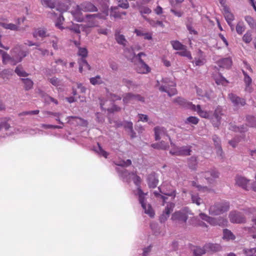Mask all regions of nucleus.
I'll list each match as a JSON object with an SVG mask.
<instances>
[{"label":"nucleus","mask_w":256,"mask_h":256,"mask_svg":"<svg viewBox=\"0 0 256 256\" xmlns=\"http://www.w3.org/2000/svg\"><path fill=\"white\" fill-rule=\"evenodd\" d=\"M114 164L116 165L121 167L116 168V171L119 173L120 176L124 178H132L134 184L138 186V188L135 191L134 194L136 196H138L139 202L143 210H144V212L148 214L150 217H154V212L153 209L150 204H146V196L147 195V193H144L139 186L141 182V179L140 177L134 172H128V171L124 168V167L128 166L132 164L131 160H121L114 162Z\"/></svg>","instance_id":"1"},{"label":"nucleus","mask_w":256,"mask_h":256,"mask_svg":"<svg viewBox=\"0 0 256 256\" xmlns=\"http://www.w3.org/2000/svg\"><path fill=\"white\" fill-rule=\"evenodd\" d=\"M188 104L190 105V108L196 112L200 117L205 118H210L212 125L214 127L218 128L220 126L221 122L222 116L224 115L222 109L220 106H218L216 108L214 115L210 118V112L202 110L200 104L196 106L192 103H188Z\"/></svg>","instance_id":"2"},{"label":"nucleus","mask_w":256,"mask_h":256,"mask_svg":"<svg viewBox=\"0 0 256 256\" xmlns=\"http://www.w3.org/2000/svg\"><path fill=\"white\" fill-rule=\"evenodd\" d=\"M10 54L12 56L6 52L4 53L2 61L4 64H10L13 66L16 65L20 62L28 54L27 52L22 50L21 46L18 45L16 46L11 50Z\"/></svg>","instance_id":"3"},{"label":"nucleus","mask_w":256,"mask_h":256,"mask_svg":"<svg viewBox=\"0 0 256 256\" xmlns=\"http://www.w3.org/2000/svg\"><path fill=\"white\" fill-rule=\"evenodd\" d=\"M229 208L230 204L227 202H216L210 206L209 214L214 216L220 215L227 212Z\"/></svg>","instance_id":"4"},{"label":"nucleus","mask_w":256,"mask_h":256,"mask_svg":"<svg viewBox=\"0 0 256 256\" xmlns=\"http://www.w3.org/2000/svg\"><path fill=\"white\" fill-rule=\"evenodd\" d=\"M108 14V10L104 12L103 14H87L86 17V22L87 24L85 26H86L88 28L98 26L99 24L96 20V18L98 19H105Z\"/></svg>","instance_id":"5"},{"label":"nucleus","mask_w":256,"mask_h":256,"mask_svg":"<svg viewBox=\"0 0 256 256\" xmlns=\"http://www.w3.org/2000/svg\"><path fill=\"white\" fill-rule=\"evenodd\" d=\"M162 82L164 84L162 85L159 88L160 91L166 92L170 96H174L176 94V90L175 88L176 83L170 80L168 78L162 79Z\"/></svg>","instance_id":"6"},{"label":"nucleus","mask_w":256,"mask_h":256,"mask_svg":"<svg viewBox=\"0 0 256 256\" xmlns=\"http://www.w3.org/2000/svg\"><path fill=\"white\" fill-rule=\"evenodd\" d=\"M142 56H146V54L144 52H140L138 55L135 56V54H133L132 57L136 56V58L138 60V62L136 64V72L140 74H146L150 71V68L142 59L141 57Z\"/></svg>","instance_id":"7"},{"label":"nucleus","mask_w":256,"mask_h":256,"mask_svg":"<svg viewBox=\"0 0 256 256\" xmlns=\"http://www.w3.org/2000/svg\"><path fill=\"white\" fill-rule=\"evenodd\" d=\"M190 214L189 209L188 208H184L172 214L171 220L173 221L185 223L188 220Z\"/></svg>","instance_id":"8"},{"label":"nucleus","mask_w":256,"mask_h":256,"mask_svg":"<svg viewBox=\"0 0 256 256\" xmlns=\"http://www.w3.org/2000/svg\"><path fill=\"white\" fill-rule=\"evenodd\" d=\"M172 148L170 152L172 155L175 156H189L190 154L192 152L191 146H186L182 147L176 146L174 144L172 146H171Z\"/></svg>","instance_id":"9"},{"label":"nucleus","mask_w":256,"mask_h":256,"mask_svg":"<svg viewBox=\"0 0 256 256\" xmlns=\"http://www.w3.org/2000/svg\"><path fill=\"white\" fill-rule=\"evenodd\" d=\"M154 132L156 140H159L160 139L166 140L168 138L170 142L171 146L174 145V143L172 142L171 138L168 134L167 130L164 128L157 126L154 128Z\"/></svg>","instance_id":"10"},{"label":"nucleus","mask_w":256,"mask_h":256,"mask_svg":"<svg viewBox=\"0 0 256 256\" xmlns=\"http://www.w3.org/2000/svg\"><path fill=\"white\" fill-rule=\"evenodd\" d=\"M199 216L202 220L207 222L210 224L212 226H224L227 222L226 220L224 218L218 219L216 218H211L202 212L200 214Z\"/></svg>","instance_id":"11"},{"label":"nucleus","mask_w":256,"mask_h":256,"mask_svg":"<svg viewBox=\"0 0 256 256\" xmlns=\"http://www.w3.org/2000/svg\"><path fill=\"white\" fill-rule=\"evenodd\" d=\"M158 189L160 192L162 194L172 196V198L176 196V190L172 186L167 182H164Z\"/></svg>","instance_id":"12"},{"label":"nucleus","mask_w":256,"mask_h":256,"mask_svg":"<svg viewBox=\"0 0 256 256\" xmlns=\"http://www.w3.org/2000/svg\"><path fill=\"white\" fill-rule=\"evenodd\" d=\"M200 174L204 176L209 184H213L219 177V172L216 169H210L205 172H201Z\"/></svg>","instance_id":"13"},{"label":"nucleus","mask_w":256,"mask_h":256,"mask_svg":"<svg viewBox=\"0 0 256 256\" xmlns=\"http://www.w3.org/2000/svg\"><path fill=\"white\" fill-rule=\"evenodd\" d=\"M175 206L172 202L168 203L162 214L160 216V221L161 223L164 222L170 216V213L173 210Z\"/></svg>","instance_id":"14"},{"label":"nucleus","mask_w":256,"mask_h":256,"mask_svg":"<svg viewBox=\"0 0 256 256\" xmlns=\"http://www.w3.org/2000/svg\"><path fill=\"white\" fill-rule=\"evenodd\" d=\"M135 101H144V98L138 94L128 93L123 96V102L125 104L132 103Z\"/></svg>","instance_id":"15"},{"label":"nucleus","mask_w":256,"mask_h":256,"mask_svg":"<svg viewBox=\"0 0 256 256\" xmlns=\"http://www.w3.org/2000/svg\"><path fill=\"white\" fill-rule=\"evenodd\" d=\"M228 98L234 106H242L246 104V101L244 98H240L233 93L229 94H228Z\"/></svg>","instance_id":"16"},{"label":"nucleus","mask_w":256,"mask_h":256,"mask_svg":"<svg viewBox=\"0 0 256 256\" xmlns=\"http://www.w3.org/2000/svg\"><path fill=\"white\" fill-rule=\"evenodd\" d=\"M82 11V10L80 4V6L76 5L75 7H74L70 12L74 20L78 22H82L84 20Z\"/></svg>","instance_id":"17"},{"label":"nucleus","mask_w":256,"mask_h":256,"mask_svg":"<svg viewBox=\"0 0 256 256\" xmlns=\"http://www.w3.org/2000/svg\"><path fill=\"white\" fill-rule=\"evenodd\" d=\"M230 220L233 223H242L246 221L244 217L240 212H232L229 215Z\"/></svg>","instance_id":"18"},{"label":"nucleus","mask_w":256,"mask_h":256,"mask_svg":"<svg viewBox=\"0 0 256 256\" xmlns=\"http://www.w3.org/2000/svg\"><path fill=\"white\" fill-rule=\"evenodd\" d=\"M66 120L68 124L72 125L86 126L87 124V122L85 120L79 117L73 116H68L66 118Z\"/></svg>","instance_id":"19"},{"label":"nucleus","mask_w":256,"mask_h":256,"mask_svg":"<svg viewBox=\"0 0 256 256\" xmlns=\"http://www.w3.org/2000/svg\"><path fill=\"white\" fill-rule=\"evenodd\" d=\"M236 184L238 186L247 190L249 186V180L242 176H237L236 178Z\"/></svg>","instance_id":"20"},{"label":"nucleus","mask_w":256,"mask_h":256,"mask_svg":"<svg viewBox=\"0 0 256 256\" xmlns=\"http://www.w3.org/2000/svg\"><path fill=\"white\" fill-rule=\"evenodd\" d=\"M82 10L84 12H96L98 11L97 8L92 2H84L80 4Z\"/></svg>","instance_id":"21"},{"label":"nucleus","mask_w":256,"mask_h":256,"mask_svg":"<svg viewBox=\"0 0 256 256\" xmlns=\"http://www.w3.org/2000/svg\"><path fill=\"white\" fill-rule=\"evenodd\" d=\"M147 182L149 188H156L158 182V180L154 173L149 174L147 178Z\"/></svg>","instance_id":"22"},{"label":"nucleus","mask_w":256,"mask_h":256,"mask_svg":"<svg viewBox=\"0 0 256 256\" xmlns=\"http://www.w3.org/2000/svg\"><path fill=\"white\" fill-rule=\"evenodd\" d=\"M242 74H244V82L246 85V90L249 92L252 90V79L250 76L244 70H242Z\"/></svg>","instance_id":"23"},{"label":"nucleus","mask_w":256,"mask_h":256,"mask_svg":"<svg viewBox=\"0 0 256 256\" xmlns=\"http://www.w3.org/2000/svg\"><path fill=\"white\" fill-rule=\"evenodd\" d=\"M33 36L36 38L38 36L41 38H44L50 36V34L46 28H40L35 30L33 33Z\"/></svg>","instance_id":"24"},{"label":"nucleus","mask_w":256,"mask_h":256,"mask_svg":"<svg viewBox=\"0 0 256 256\" xmlns=\"http://www.w3.org/2000/svg\"><path fill=\"white\" fill-rule=\"evenodd\" d=\"M204 248L206 252H216L222 250L221 246L216 244H206L204 246Z\"/></svg>","instance_id":"25"},{"label":"nucleus","mask_w":256,"mask_h":256,"mask_svg":"<svg viewBox=\"0 0 256 256\" xmlns=\"http://www.w3.org/2000/svg\"><path fill=\"white\" fill-rule=\"evenodd\" d=\"M217 64L220 68H229L232 64V60L230 58H222L217 62Z\"/></svg>","instance_id":"26"},{"label":"nucleus","mask_w":256,"mask_h":256,"mask_svg":"<svg viewBox=\"0 0 256 256\" xmlns=\"http://www.w3.org/2000/svg\"><path fill=\"white\" fill-rule=\"evenodd\" d=\"M198 53L199 56L195 58L192 62L196 66H202L206 62V56L203 55L202 52L200 50H199Z\"/></svg>","instance_id":"27"},{"label":"nucleus","mask_w":256,"mask_h":256,"mask_svg":"<svg viewBox=\"0 0 256 256\" xmlns=\"http://www.w3.org/2000/svg\"><path fill=\"white\" fill-rule=\"evenodd\" d=\"M72 0H58V10L66 11L70 5L71 4Z\"/></svg>","instance_id":"28"},{"label":"nucleus","mask_w":256,"mask_h":256,"mask_svg":"<svg viewBox=\"0 0 256 256\" xmlns=\"http://www.w3.org/2000/svg\"><path fill=\"white\" fill-rule=\"evenodd\" d=\"M115 39L116 42L121 45L125 46L126 45L127 40L125 38V36L120 34V32L116 30L114 34Z\"/></svg>","instance_id":"29"},{"label":"nucleus","mask_w":256,"mask_h":256,"mask_svg":"<svg viewBox=\"0 0 256 256\" xmlns=\"http://www.w3.org/2000/svg\"><path fill=\"white\" fill-rule=\"evenodd\" d=\"M118 6H114L111 8V12L110 16H112L114 18H121L122 16L126 15V13L125 12H119L118 10Z\"/></svg>","instance_id":"30"},{"label":"nucleus","mask_w":256,"mask_h":256,"mask_svg":"<svg viewBox=\"0 0 256 256\" xmlns=\"http://www.w3.org/2000/svg\"><path fill=\"white\" fill-rule=\"evenodd\" d=\"M86 58H80L78 60L79 64V71L80 72H82V70L84 68L87 70H90V66L88 63L85 59Z\"/></svg>","instance_id":"31"},{"label":"nucleus","mask_w":256,"mask_h":256,"mask_svg":"<svg viewBox=\"0 0 256 256\" xmlns=\"http://www.w3.org/2000/svg\"><path fill=\"white\" fill-rule=\"evenodd\" d=\"M108 102V101L107 100L104 102L101 101L100 104L102 109L107 110L110 112H118L120 110V108L116 105H113L111 108L105 106V102L106 103Z\"/></svg>","instance_id":"32"},{"label":"nucleus","mask_w":256,"mask_h":256,"mask_svg":"<svg viewBox=\"0 0 256 256\" xmlns=\"http://www.w3.org/2000/svg\"><path fill=\"white\" fill-rule=\"evenodd\" d=\"M152 147L158 150H166L169 147V144L168 142L162 140L159 142H156L152 144Z\"/></svg>","instance_id":"33"},{"label":"nucleus","mask_w":256,"mask_h":256,"mask_svg":"<svg viewBox=\"0 0 256 256\" xmlns=\"http://www.w3.org/2000/svg\"><path fill=\"white\" fill-rule=\"evenodd\" d=\"M212 140L214 142L216 148L217 149V154L220 156H222V151L220 146V140L219 138L214 135L212 136Z\"/></svg>","instance_id":"34"},{"label":"nucleus","mask_w":256,"mask_h":256,"mask_svg":"<svg viewBox=\"0 0 256 256\" xmlns=\"http://www.w3.org/2000/svg\"><path fill=\"white\" fill-rule=\"evenodd\" d=\"M10 125L6 120H4L0 122V132L1 136H4V132L8 130L10 128Z\"/></svg>","instance_id":"35"},{"label":"nucleus","mask_w":256,"mask_h":256,"mask_svg":"<svg viewBox=\"0 0 256 256\" xmlns=\"http://www.w3.org/2000/svg\"><path fill=\"white\" fill-rule=\"evenodd\" d=\"M132 6L134 8L138 6L142 15L144 14H149L152 12V10L149 8L147 6H140L138 2H136V4H134L132 5Z\"/></svg>","instance_id":"36"},{"label":"nucleus","mask_w":256,"mask_h":256,"mask_svg":"<svg viewBox=\"0 0 256 256\" xmlns=\"http://www.w3.org/2000/svg\"><path fill=\"white\" fill-rule=\"evenodd\" d=\"M224 16L229 26H230V24L234 20V16L226 8L224 10Z\"/></svg>","instance_id":"37"},{"label":"nucleus","mask_w":256,"mask_h":256,"mask_svg":"<svg viewBox=\"0 0 256 256\" xmlns=\"http://www.w3.org/2000/svg\"><path fill=\"white\" fill-rule=\"evenodd\" d=\"M84 27L85 25L73 24L71 26L66 28L70 30L76 34H80V29L83 28Z\"/></svg>","instance_id":"38"},{"label":"nucleus","mask_w":256,"mask_h":256,"mask_svg":"<svg viewBox=\"0 0 256 256\" xmlns=\"http://www.w3.org/2000/svg\"><path fill=\"white\" fill-rule=\"evenodd\" d=\"M188 167L193 170H196L198 165L197 158L196 156H191L188 160Z\"/></svg>","instance_id":"39"},{"label":"nucleus","mask_w":256,"mask_h":256,"mask_svg":"<svg viewBox=\"0 0 256 256\" xmlns=\"http://www.w3.org/2000/svg\"><path fill=\"white\" fill-rule=\"evenodd\" d=\"M12 74V70L6 69L0 72V76L4 80H8Z\"/></svg>","instance_id":"40"},{"label":"nucleus","mask_w":256,"mask_h":256,"mask_svg":"<svg viewBox=\"0 0 256 256\" xmlns=\"http://www.w3.org/2000/svg\"><path fill=\"white\" fill-rule=\"evenodd\" d=\"M244 20L250 28L256 30V22L252 16H246Z\"/></svg>","instance_id":"41"},{"label":"nucleus","mask_w":256,"mask_h":256,"mask_svg":"<svg viewBox=\"0 0 256 256\" xmlns=\"http://www.w3.org/2000/svg\"><path fill=\"white\" fill-rule=\"evenodd\" d=\"M236 30L238 34H242L246 30V26L243 22H238L236 26Z\"/></svg>","instance_id":"42"},{"label":"nucleus","mask_w":256,"mask_h":256,"mask_svg":"<svg viewBox=\"0 0 256 256\" xmlns=\"http://www.w3.org/2000/svg\"><path fill=\"white\" fill-rule=\"evenodd\" d=\"M122 83L125 86H126L129 89L134 88L137 86L136 84L134 82L127 78H124L122 80Z\"/></svg>","instance_id":"43"},{"label":"nucleus","mask_w":256,"mask_h":256,"mask_svg":"<svg viewBox=\"0 0 256 256\" xmlns=\"http://www.w3.org/2000/svg\"><path fill=\"white\" fill-rule=\"evenodd\" d=\"M180 50H181V51L176 52L177 54H178L180 56H186L190 60L192 59V56H191V54H190V52L186 49V46H184V48L181 49Z\"/></svg>","instance_id":"44"},{"label":"nucleus","mask_w":256,"mask_h":256,"mask_svg":"<svg viewBox=\"0 0 256 256\" xmlns=\"http://www.w3.org/2000/svg\"><path fill=\"white\" fill-rule=\"evenodd\" d=\"M42 4L43 6L54 8L56 6V2L52 0H41Z\"/></svg>","instance_id":"45"},{"label":"nucleus","mask_w":256,"mask_h":256,"mask_svg":"<svg viewBox=\"0 0 256 256\" xmlns=\"http://www.w3.org/2000/svg\"><path fill=\"white\" fill-rule=\"evenodd\" d=\"M170 44H172L173 48L176 50H180L182 49L185 46L178 40H172L170 42Z\"/></svg>","instance_id":"46"},{"label":"nucleus","mask_w":256,"mask_h":256,"mask_svg":"<svg viewBox=\"0 0 256 256\" xmlns=\"http://www.w3.org/2000/svg\"><path fill=\"white\" fill-rule=\"evenodd\" d=\"M224 236L223 238L224 239H226L228 240H234L235 238L233 234L229 230L227 229H225L223 232Z\"/></svg>","instance_id":"47"},{"label":"nucleus","mask_w":256,"mask_h":256,"mask_svg":"<svg viewBox=\"0 0 256 256\" xmlns=\"http://www.w3.org/2000/svg\"><path fill=\"white\" fill-rule=\"evenodd\" d=\"M191 200L193 203L200 206L202 202V200L196 194H191Z\"/></svg>","instance_id":"48"},{"label":"nucleus","mask_w":256,"mask_h":256,"mask_svg":"<svg viewBox=\"0 0 256 256\" xmlns=\"http://www.w3.org/2000/svg\"><path fill=\"white\" fill-rule=\"evenodd\" d=\"M64 20V18L62 15H60L57 18V20L55 22V26L60 30L64 29V28L62 26V22Z\"/></svg>","instance_id":"49"},{"label":"nucleus","mask_w":256,"mask_h":256,"mask_svg":"<svg viewBox=\"0 0 256 256\" xmlns=\"http://www.w3.org/2000/svg\"><path fill=\"white\" fill-rule=\"evenodd\" d=\"M176 102H177L180 105H181L183 106L186 107L190 108V105L188 104V103H192L191 102H188L184 99L182 98H178L174 100Z\"/></svg>","instance_id":"50"},{"label":"nucleus","mask_w":256,"mask_h":256,"mask_svg":"<svg viewBox=\"0 0 256 256\" xmlns=\"http://www.w3.org/2000/svg\"><path fill=\"white\" fill-rule=\"evenodd\" d=\"M0 24L3 28H4L6 29H8V30H17L18 28V26L14 24H11V23H10V24L0 23Z\"/></svg>","instance_id":"51"},{"label":"nucleus","mask_w":256,"mask_h":256,"mask_svg":"<svg viewBox=\"0 0 256 256\" xmlns=\"http://www.w3.org/2000/svg\"><path fill=\"white\" fill-rule=\"evenodd\" d=\"M90 82L93 85L100 84L102 83V80L100 76H96L90 78Z\"/></svg>","instance_id":"52"},{"label":"nucleus","mask_w":256,"mask_h":256,"mask_svg":"<svg viewBox=\"0 0 256 256\" xmlns=\"http://www.w3.org/2000/svg\"><path fill=\"white\" fill-rule=\"evenodd\" d=\"M252 40V32L250 30L246 32L244 35L242 37V40L246 44L250 43Z\"/></svg>","instance_id":"53"},{"label":"nucleus","mask_w":256,"mask_h":256,"mask_svg":"<svg viewBox=\"0 0 256 256\" xmlns=\"http://www.w3.org/2000/svg\"><path fill=\"white\" fill-rule=\"evenodd\" d=\"M23 83L24 84L26 90H28L32 88L33 86V82L29 78H22Z\"/></svg>","instance_id":"54"},{"label":"nucleus","mask_w":256,"mask_h":256,"mask_svg":"<svg viewBox=\"0 0 256 256\" xmlns=\"http://www.w3.org/2000/svg\"><path fill=\"white\" fill-rule=\"evenodd\" d=\"M88 50L86 48L78 47V54L81 56V58H86L88 56Z\"/></svg>","instance_id":"55"},{"label":"nucleus","mask_w":256,"mask_h":256,"mask_svg":"<svg viewBox=\"0 0 256 256\" xmlns=\"http://www.w3.org/2000/svg\"><path fill=\"white\" fill-rule=\"evenodd\" d=\"M247 122L248 124L256 128V118L252 116L246 117Z\"/></svg>","instance_id":"56"},{"label":"nucleus","mask_w":256,"mask_h":256,"mask_svg":"<svg viewBox=\"0 0 256 256\" xmlns=\"http://www.w3.org/2000/svg\"><path fill=\"white\" fill-rule=\"evenodd\" d=\"M98 147L95 149V151L100 155L103 156L105 158H106L108 155V154L102 148L99 144H98Z\"/></svg>","instance_id":"57"},{"label":"nucleus","mask_w":256,"mask_h":256,"mask_svg":"<svg viewBox=\"0 0 256 256\" xmlns=\"http://www.w3.org/2000/svg\"><path fill=\"white\" fill-rule=\"evenodd\" d=\"M206 252V250H205L204 247L203 248H196L194 250V256H202V254H205Z\"/></svg>","instance_id":"58"},{"label":"nucleus","mask_w":256,"mask_h":256,"mask_svg":"<svg viewBox=\"0 0 256 256\" xmlns=\"http://www.w3.org/2000/svg\"><path fill=\"white\" fill-rule=\"evenodd\" d=\"M192 184L194 187L196 188L198 190L202 192H206L208 190V188L206 186H202L198 184L196 181H193L192 182Z\"/></svg>","instance_id":"59"},{"label":"nucleus","mask_w":256,"mask_h":256,"mask_svg":"<svg viewBox=\"0 0 256 256\" xmlns=\"http://www.w3.org/2000/svg\"><path fill=\"white\" fill-rule=\"evenodd\" d=\"M244 252L246 256H256V248L244 249Z\"/></svg>","instance_id":"60"},{"label":"nucleus","mask_w":256,"mask_h":256,"mask_svg":"<svg viewBox=\"0 0 256 256\" xmlns=\"http://www.w3.org/2000/svg\"><path fill=\"white\" fill-rule=\"evenodd\" d=\"M15 72L20 76H26L27 74L25 72L22 68L20 66H17L15 69Z\"/></svg>","instance_id":"61"},{"label":"nucleus","mask_w":256,"mask_h":256,"mask_svg":"<svg viewBox=\"0 0 256 256\" xmlns=\"http://www.w3.org/2000/svg\"><path fill=\"white\" fill-rule=\"evenodd\" d=\"M49 82L54 86H58L60 85L61 81L56 77H53L48 79Z\"/></svg>","instance_id":"62"},{"label":"nucleus","mask_w":256,"mask_h":256,"mask_svg":"<svg viewBox=\"0 0 256 256\" xmlns=\"http://www.w3.org/2000/svg\"><path fill=\"white\" fill-rule=\"evenodd\" d=\"M120 4L118 7H120L124 9H127L129 8V4L127 0H118Z\"/></svg>","instance_id":"63"},{"label":"nucleus","mask_w":256,"mask_h":256,"mask_svg":"<svg viewBox=\"0 0 256 256\" xmlns=\"http://www.w3.org/2000/svg\"><path fill=\"white\" fill-rule=\"evenodd\" d=\"M240 140V136L235 137L233 140L228 142V144L233 148H235Z\"/></svg>","instance_id":"64"}]
</instances>
